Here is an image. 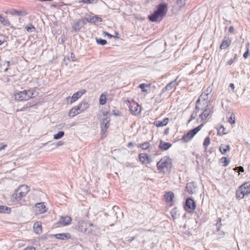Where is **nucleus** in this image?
Instances as JSON below:
<instances>
[{"label":"nucleus","instance_id":"1","mask_svg":"<svg viewBox=\"0 0 250 250\" xmlns=\"http://www.w3.org/2000/svg\"><path fill=\"white\" fill-rule=\"evenodd\" d=\"M211 89L208 87L206 91L203 92L199 97L196 102L195 106L196 110L198 111L204 109V108L208 106L211 98L212 97L210 92Z\"/></svg>","mask_w":250,"mask_h":250},{"label":"nucleus","instance_id":"2","mask_svg":"<svg viewBox=\"0 0 250 250\" xmlns=\"http://www.w3.org/2000/svg\"><path fill=\"white\" fill-rule=\"evenodd\" d=\"M167 10V4L161 3L157 6V9L153 14L149 16V19L152 22L161 21L166 16Z\"/></svg>","mask_w":250,"mask_h":250},{"label":"nucleus","instance_id":"3","mask_svg":"<svg viewBox=\"0 0 250 250\" xmlns=\"http://www.w3.org/2000/svg\"><path fill=\"white\" fill-rule=\"evenodd\" d=\"M172 167V160L167 156L162 157L157 163V167L160 173L166 174L169 172Z\"/></svg>","mask_w":250,"mask_h":250},{"label":"nucleus","instance_id":"4","mask_svg":"<svg viewBox=\"0 0 250 250\" xmlns=\"http://www.w3.org/2000/svg\"><path fill=\"white\" fill-rule=\"evenodd\" d=\"M29 191V187L26 185H22L20 186L16 190L15 193L12 194V198L17 201H20Z\"/></svg>","mask_w":250,"mask_h":250},{"label":"nucleus","instance_id":"5","mask_svg":"<svg viewBox=\"0 0 250 250\" xmlns=\"http://www.w3.org/2000/svg\"><path fill=\"white\" fill-rule=\"evenodd\" d=\"M35 96V92L32 90H23L15 94V98L19 101H27Z\"/></svg>","mask_w":250,"mask_h":250},{"label":"nucleus","instance_id":"6","mask_svg":"<svg viewBox=\"0 0 250 250\" xmlns=\"http://www.w3.org/2000/svg\"><path fill=\"white\" fill-rule=\"evenodd\" d=\"M92 227H94L92 223L83 220L79 221L78 223V229L79 231L85 234L93 233L94 230L90 228Z\"/></svg>","mask_w":250,"mask_h":250},{"label":"nucleus","instance_id":"7","mask_svg":"<svg viewBox=\"0 0 250 250\" xmlns=\"http://www.w3.org/2000/svg\"><path fill=\"white\" fill-rule=\"evenodd\" d=\"M203 125V124H201L198 126L188 131L187 134L182 136L181 140L184 143H187L201 129Z\"/></svg>","mask_w":250,"mask_h":250},{"label":"nucleus","instance_id":"8","mask_svg":"<svg viewBox=\"0 0 250 250\" xmlns=\"http://www.w3.org/2000/svg\"><path fill=\"white\" fill-rule=\"evenodd\" d=\"M104 118L101 121V132L104 133L109 126V119L107 116L108 112L103 113Z\"/></svg>","mask_w":250,"mask_h":250},{"label":"nucleus","instance_id":"9","mask_svg":"<svg viewBox=\"0 0 250 250\" xmlns=\"http://www.w3.org/2000/svg\"><path fill=\"white\" fill-rule=\"evenodd\" d=\"M86 23V21L84 19L78 20L74 21L72 25L73 30L75 32L79 31Z\"/></svg>","mask_w":250,"mask_h":250},{"label":"nucleus","instance_id":"10","mask_svg":"<svg viewBox=\"0 0 250 250\" xmlns=\"http://www.w3.org/2000/svg\"><path fill=\"white\" fill-rule=\"evenodd\" d=\"M86 92L85 90L83 89L74 93L72 97H68L66 98L67 102L72 104L78 100L82 95Z\"/></svg>","mask_w":250,"mask_h":250},{"label":"nucleus","instance_id":"11","mask_svg":"<svg viewBox=\"0 0 250 250\" xmlns=\"http://www.w3.org/2000/svg\"><path fill=\"white\" fill-rule=\"evenodd\" d=\"M196 208L195 203L194 200L190 198L186 200L184 208L186 211L188 212H192Z\"/></svg>","mask_w":250,"mask_h":250},{"label":"nucleus","instance_id":"12","mask_svg":"<svg viewBox=\"0 0 250 250\" xmlns=\"http://www.w3.org/2000/svg\"><path fill=\"white\" fill-rule=\"evenodd\" d=\"M47 209L44 202L39 203L35 205V212L36 214L43 213L47 211Z\"/></svg>","mask_w":250,"mask_h":250},{"label":"nucleus","instance_id":"13","mask_svg":"<svg viewBox=\"0 0 250 250\" xmlns=\"http://www.w3.org/2000/svg\"><path fill=\"white\" fill-rule=\"evenodd\" d=\"M213 107L210 106L208 105V106L204 108V111L200 115V117L201 118L202 120H204L207 119V118L210 115L212 114L213 113L212 110Z\"/></svg>","mask_w":250,"mask_h":250},{"label":"nucleus","instance_id":"14","mask_svg":"<svg viewBox=\"0 0 250 250\" xmlns=\"http://www.w3.org/2000/svg\"><path fill=\"white\" fill-rule=\"evenodd\" d=\"M129 107L131 112L135 115H138L141 112V107L136 103H133L129 106Z\"/></svg>","mask_w":250,"mask_h":250},{"label":"nucleus","instance_id":"15","mask_svg":"<svg viewBox=\"0 0 250 250\" xmlns=\"http://www.w3.org/2000/svg\"><path fill=\"white\" fill-rule=\"evenodd\" d=\"M243 191L245 195H248L250 193V182H246L239 187Z\"/></svg>","mask_w":250,"mask_h":250},{"label":"nucleus","instance_id":"16","mask_svg":"<svg viewBox=\"0 0 250 250\" xmlns=\"http://www.w3.org/2000/svg\"><path fill=\"white\" fill-rule=\"evenodd\" d=\"M186 189L189 194H194L196 192L197 187L194 182H189L187 184Z\"/></svg>","mask_w":250,"mask_h":250},{"label":"nucleus","instance_id":"17","mask_svg":"<svg viewBox=\"0 0 250 250\" xmlns=\"http://www.w3.org/2000/svg\"><path fill=\"white\" fill-rule=\"evenodd\" d=\"M7 14H10L11 15H18V16H25L27 14V13L25 11H18L15 9H12L7 10L5 12Z\"/></svg>","mask_w":250,"mask_h":250},{"label":"nucleus","instance_id":"18","mask_svg":"<svg viewBox=\"0 0 250 250\" xmlns=\"http://www.w3.org/2000/svg\"><path fill=\"white\" fill-rule=\"evenodd\" d=\"M71 218L70 216H61L59 220V223L63 226H66L68 225L71 222Z\"/></svg>","mask_w":250,"mask_h":250},{"label":"nucleus","instance_id":"19","mask_svg":"<svg viewBox=\"0 0 250 250\" xmlns=\"http://www.w3.org/2000/svg\"><path fill=\"white\" fill-rule=\"evenodd\" d=\"M78 107L81 112H83L89 107V104L86 100H83L78 105Z\"/></svg>","mask_w":250,"mask_h":250},{"label":"nucleus","instance_id":"20","mask_svg":"<svg viewBox=\"0 0 250 250\" xmlns=\"http://www.w3.org/2000/svg\"><path fill=\"white\" fill-rule=\"evenodd\" d=\"M169 119L165 118L162 121H156L154 122V125L157 127H162L166 125L168 122Z\"/></svg>","mask_w":250,"mask_h":250},{"label":"nucleus","instance_id":"21","mask_svg":"<svg viewBox=\"0 0 250 250\" xmlns=\"http://www.w3.org/2000/svg\"><path fill=\"white\" fill-rule=\"evenodd\" d=\"M230 150V147L229 145L222 144L219 147V150L222 154H225L229 152Z\"/></svg>","mask_w":250,"mask_h":250},{"label":"nucleus","instance_id":"22","mask_svg":"<svg viewBox=\"0 0 250 250\" xmlns=\"http://www.w3.org/2000/svg\"><path fill=\"white\" fill-rule=\"evenodd\" d=\"M81 113L79 108L77 107V105L72 108L69 112L68 115L69 117H73L76 115Z\"/></svg>","mask_w":250,"mask_h":250},{"label":"nucleus","instance_id":"23","mask_svg":"<svg viewBox=\"0 0 250 250\" xmlns=\"http://www.w3.org/2000/svg\"><path fill=\"white\" fill-rule=\"evenodd\" d=\"M171 145H172L169 143L161 141L159 145V147L163 150H167L171 146Z\"/></svg>","mask_w":250,"mask_h":250},{"label":"nucleus","instance_id":"24","mask_svg":"<svg viewBox=\"0 0 250 250\" xmlns=\"http://www.w3.org/2000/svg\"><path fill=\"white\" fill-rule=\"evenodd\" d=\"M33 229L34 231L37 233L40 234L42 232V223L41 222H37L34 223L33 226Z\"/></svg>","mask_w":250,"mask_h":250},{"label":"nucleus","instance_id":"25","mask_svg":"<svg viewBox=\"0 0 250 250\" xmlns=\"http://www.w3.org/2000/svg\"><path fill=\"white\" fill-rule=\"evenodd\" d=\"M55 237L57 239L61 240L68 239L70 238V234L68 233H59L55 235Z\"/></svg>","mask_w":250,"mask_h":250},{"label":"nucleus","instance_id":"26","mask_svg":"<svg viewBox=\"0 0 250 250\" xmlns=\"http://www.w3.org/2000/svg\"><path fill=\"white\" fill-rule=\"evenodd\" d=\"M165 198L167 202H171L172 201L174 197V194L172 192H167L164 195Z\"/></svg>","mask_w":250,"mask_h":250},{"label":"nucleus","instance_id":"27","mask_svg":"<svg viewBox=\"0 0 250 250\" xmlns=\"http://www.w3.org/2000/svg\"><path fill=\"white\" fill-rule=\"evenodd\" d=\"M176 84V81H173L167 84L162 90L163 92L170 90Z\"/></svg>","mask_w":250,"mask_h":250},{"label":"nucleus","instance_id":"28","mask_svg":"<svg viewBox=\"0 0 250 250\" xmlns=\"http://www.w3.org/2000/svg\"><path fill=\"white\" fill-rule=\"evenodd\" d=\"M139 159L142 164H146V159H148V155L146 153H140L139 154Z\"/></svg>","mask_w":250,"mask_h":250},{"label":"nucleus","instance_id":"29","mask_svg":"<svg viewBox=\"0 0 250 250\" xmlns=\"http://www.w3.org/2000/svg\"><path fill=\"white\" fill-rule=\"evenodd\" d=\"M0 22L5 26H9L10 24L8 20L3 17L1 15H0Z\"/></svg>","mask_w":250,"mask_h":250},{"label":"nucleus","instance_id":"30","mask_svg":"<svg viewBox=\"0 0 250 250\" xmlns=\"http://www.w3.org/2000/svg\"><path fill=\"white\" fill-rule=\"evenodd\" d=\"M97 18V16H89L88 17H86L84 19L87 22L96 24V21L95 19Z\"/></svg>","mask_w":250,"mask_h":250},{"label":"nucleus","instance_id":"31","mask_svg":"<svg viewBox=\"0 0 250 250\" xmlns=\"http://www.w3.org/2000/svg\"><path fill=\"white\" fill-rule=\"evenodd\" d=\"M230 44V41L223 40L220 46L221 49H224L227 48Z\"/></svg>","mask_w":250,"mask_h":250},{"label":"nucleus","instance_id":"32","mask_svg":"<svg viewBox=\"0 0 250 250\" xmlns=\"http://www.w3.org/2000/svg\"><path fill=\"white\" fill-rule=\"evenodd\" d=\"M245 194L244 193H243V191H241L240 188H238L237 189L236 191V197L237 199H243L244 196Z\"/></svg>","mask_w":250,"mask_h":250},{"label":"nucleus","instance_id":"33","mask_svg":"<svg viewBox=\"0 0 250 250\" xmlns=\"http://www.w3.org/2000/svg\"><path fill=\"white\" fill-rule=\"evenodd\" d=\"M106 95H104V93H103L100 96V97L99 99V103L100 104L103 105L106 103Z\"/></svg>","mask_w":250,"mask_h":250},{"label":"nucleus","instance_id":"34","mask_svg":"<svg viewBox=\"0 0 250 250\" xmlns=\"http://www.w3.org/2000/svg\"><path fill=\"white\" fill-rule=\"evenodd\" d=\"M11 211V208L7 207L0 206V212L1 213H9Z\"/></svg>","mask_w":250,"mask_h":250},{"label":"nucleus","instance_id":"35","mask_svg":"<svg viewBox=\"0 0 250 250\" xmlns=\"http://www.w3.org/2000/svg\"><path fill=\"white\" fill-rule=\"evenodd\" d=\"M25 29L28 32H33L35 31V28L32 24H29L25 26Z\"/></svg>","mask_w":250,"mask_h":250},{"label":"nucleus","instance_id":"36","mask_svg":"<svg viewBox=\"0 0 250 250\" xmlns=\"http://www.w3.org/2000/svg\"><path fill=\"white\" fill-rule=\"evenodd\" d=\"M210 143V138L209 137H206L203 143L204 147L206 150L207 149L208 146L209 145Z\"/></svg>","mask_w":250,"mask_h":250},{"label":"nucleus","instance_id":"37","mask_svg":"<svg viewBox=\"0 0 250 250\" xmlns=\"http://www.w3.org/2000/svg\"><path fill=\"white\" fill-rule=\"evenodd\" d=\"M150 144L148 142H146L140 145V147L144 150H146L149 148Z\"/></svg>","mask_w":250,"mask_h":250},{"label":"nucleus","instance_id":"38","mask_svg":"<svg viewBox=\"0 0 250 250\" xmlns=\"http://www.w3.org/2000/svg\"><path fill=\"white\" fill-rule=\"evenodd\" d=\"M64 133L63 131H59L57 134L54 135V139L58 140L61 139L64 136Z\"/></svg>","mask_w":250,"mask_h":250},{"label":"nucleus","instance_id":"39","mask_svg":"<svg viewBox=\"0 0 250 250\" xmlns=\"http://www.w3.org/2000/svg\"><path fill=\"white\" fill-rule=\"evenodd\" d=\"M80 2L83 3H97L98 0H81Z\"/></svg>","mask_w":250,"mask_h":250},{"label":"nucleus","instance_id":"40","mask_svg":"<svg viewBox=\"0 0 250 250\" xmlns=\"http://www.w3.org/2000/svg\"><path fill=\"white\" fill-rule=\"evenodd\" d=\"M96 42L98 44H101L102 45H105L107 42L105 40L102 39H97Z\"/></svg>","mask_w":250,"mask_h":250},{"label":"nucleus","instance_id":"41","mask_svg":"<svg viewBox=\"0 0 250 250\" xmlns=\"http://www.w3.org/2000/svg\"><path fill=\"white\" fill-rule=\"evenodd\" d=\"M221 162L223 163V166L227 167L229 163V161H228L227 158L223 157L221 159Z\"/></svg>","mask_w":250,"mask_h":250},{"label":"nucleus","instance_id":"42","mask_svg":"<svg viewBox=\"0 0 250 250\" xmlns=\"http://www.w3.org/2000/svg\"><path fill=\"white\" fill-rule=\"evenodd\" d=\"M228 122L231 124H234L235 123V116L233 114H231L230 117L229 119Z\"/></svg>","mask_w":250,"mask_h":250},{"label":"nucleus","instance_id":"43","mask_svg":"<svg viewBox=\"0 0 250 250\" xmlns=\"http://www.w3.org/2000/svg\"><path fill=\"white\" fill-rule=\"evenodd\" d=\"M149 86L147 84H146L145 83H142V84H141L139 86L140 88L142 89V90L143 91V92H146L147 91V89H146V87H148Z\"/></svg>","mask_w":250,"mask_h":250},{"label":"nucleus","instance_id":"44","mask_svg":"<svg viewBox=\"0 0 250 250\" xmlns=\"http://www.w3.org/2000/svg\"><path fill=\"white\" fill-rule=\"evenodd\" d=\"M225 127L223 126V125H221L219 129H218V132L219 134H226L227 133L225 131Z\"/></svg>","mask_w":250,"mask_h":250},{"label":"nucleus","instance_id":"45","mask_svg":"<svg viewBox=\"0 0 250 250\" xmlns=\"http://www.w3.org/2000/svg\"><path fill=\"white\" fill-rule=\"evenodd\" d=\"M250 53L249 52V49L248 47H247V51L243 54V57L245 59H247L249 55H250Z\"/></svg>","mask_w":250,"mask_h":250},{"label":"nucleus","instance_id":"46","mask_svg":"<svg viewBox=\"0 0 250 250\" xmlns=\"http://www.w3.org/2000/svg\"><path fill=\"white\" fill-rule=\"evenodd\" d=\"M196 114H197V112H196L195 113H193L192 114V115L190 116V119L188 121V123H190V122L191 121H192V120H193V119H194L195 118V117L196 116Z\"/></svg>","mask_w":250,"mask_h":250},{"label":"nucleus","instance_id":"47","mask_svg":"<svg viewBox=\"0 0 250 250\" xmlns=\"http://www.w3.org/2000/svg\"><path fill=\"white\" fill-rule=\"evenodd\" d=\"M70 58L73 62H75L76 60L75 55L74 53H71L70 54Z\"/></svg>","mask_w":250,"mask_h":250},{"label":"nucleus","instance_id":"48","mask_svg":"<svg viewBox=\"0 0 250 250\" xmlns=\"http://www.w3.org/2000/svg\"><path fill=\"white\" fill-rule=\"evenodd\" d=\"M4 38L3 36L0 35V45H1L2 43H3L4 42Z\"/></svg>","mask_w":250,"mask_h":250},{"label":"nucleus","instance_id":"49","mask_svg":"<svg viewBox=\"0 0 250 250\" xmlns=\"http://www.w3.org/2000/svg\"><path fill=\"white\" fill-rule=\"evenodd\" d=\"M146 161H147V162H146V164H150L152 162L151 158L150 156H148V159H146Z\"/></svg>","mask_w":250,"mask_h":250},{"label":"nucleus","instance_id":"50","mask_svg":"<svg viewBox=\"0 0 250 250\" xmlns=\"http://www.w3.org/2000/svg\"><path fill=\"white\" fill-rule=\"evenodd\" d=\"M104 34L105 36H107L109 38H111L113 37L112 35H111V34L106 32H104Z\"/></svg>","mask_w":250,"mask_h":250},{"label":"nucleus","instance_id":"51","mask_svg":"<svg viewBox=\"0 0 250 250\" xmlns=\"http://www.w3.org/2000/svg\"><path fill=\"white\" fill-rule=\"evenodd\" d=\"M70 61V58L67 57H65L64 58V62H65L66 64H67L68 62Z\"/></svg>","mask_w":250,"mask_h":250},{"label":"nucleus","instance_id":"52","mask_svg":"<svg viewBox=\"0 0 250 250\" xmlns=\"http://www.w3.org/2000/svg\"><path fill=\"white\" fill-rule=\"evenodd\" d=\"M24 250H35V248L33 247L30 246L26 248Z\"/></svg>","mask_w":250,"mask_h":250},{"label":"nucleus","instance_id":"53","mask_svg":"<svg viewBox=\"0 0 250 250\" xmlns=\"http://www.w3.org/2000/svg\"><path fill=\"white\" fill-rule=\"evenodd\" d=\"M119 112H119V111H118L117 112H116V110H113V111H112V114H114V115H116V116H118V115H120V114H119Z\"/></svg>","mask_w":250,"mask_h":250},{"label":"nucleus","instance_id":"54","mask_svg":"<svg viewBox=\"0 0 250 250\" xmlns=\"http://www.w3.org/2000/svg\"><path fill=\"white\" fill-rule=\"evenodd\" d=\"M95 20L96 21V23H98V22H101L102 21V18H101L100 17H97V18L95 19Z\"/></svg>","mask_w":250,"mask_h":250},{"label":"nucleus","instance_id":"55","mask_svg":"<svg viewBox=\"0 0 250 250\" xmlns=\"http://www.w3.org/2000/svg\"><path fill=\"white\" fill-rule=\"evenodd\" d=\"M229 31L230 32H233V31H234V28H233V27H232V26H230V27H229Z\"/></svg>","mask_w":250,"mask_h":250},{"label":"nucleus","instance_id":"56","mask_svg":"<svg viewBox=\"0 0 250 250\" xmlns=\"http://www.w3.org/2000/svg\"><path fill=\"white\" fill-rule=\"evenodd\" d=\"M233 59H230L228 62V64L230 65V64H231L233 63Z\"/></svg>","mask_w":250,"mask_h":250},{"label":"nucleus","instance_id":"57","mask_svg":"<svg viewBox=\"0 0 250 250\" xmlns=\"http://www.w3.org/2000/svg\"><path fill=\"white\" fill-rule=\"evenodd\" d=\"M229 86L231 88L232 90H233L235 88L234 85L233 83H230L229 84Z\"/></svg>","mask_w":250,"mask_h":250},{"label":"nucleus","instance_id":"58","mask_svg":"<svg viewBox=\"0 0 250 250\" xmlns=\"http://www.w3.org/2000/svg\"><path fill=\"white\" fill-rule=\"evenodd\" d=\"M127 146L129 147L130 146H134V144L132 142H130L128 144Z\"/></svg>","mask_w":250,"mask_h":250},{"label":"nucleus","instance_id":"59","mask_svg":"<svg viewBox=\"0 0 250 250\" xmlns=\"http://www.w3.org/2000/svg\"><path fill=\"white\" fill-rule=\"evenodd\" d=\"M238 168L240 171L244 172V168L242 167H239Z\"/></svg>","mask_w":250,"mask_h":250},{"label":"nucleus","instance_id":"60","mask_svg":"<svg viewBox=\"0 0 250 250\" xmlns=\"http://www.w3.org/2000/svg\"><path fill=\"white\" fill-rule=\"evenodd\" d=\"M63 144V143L62 142H59L57 145V146H62Z\"/></svg>","mask_w":250,"mask_h":250},{"label":"nucleus","instance_id":"61","mask_svg":"<svg viewBox=\"0 0 250 250\" xmlns=\"http://www.w3.org/2000/svg\"><path fill=\"white\" fill-rule=\"evenodd\" d=\"M5 147H6V146H3L0 147V151L2 149H4Z\"/></svg>","mask_w":250,"mask_h":250},{"label":"nucleus","instance_id":"62","mask_svg":"<svg viewBox=\"0 0 250 250\" xmlns=\"http://www.w3.org/2000/svg\"><path fill=\"white\" fill-rule=\"evenodd\" d=\"M6 63L7 64V66L8 67L9 65H10V62L9 61H7L6 62Z\"/></svg>","mask_w":250,"mask_h":250},{"label":"nucleus","instance_id":"63","mask_svg":"<svg viewBox=\"0 0 250 250\" xmlns=\"http://www.w3.org/2000/svg\"><path fill=\"white\" fill-rule=\"evenodd\" d=\"M8 68L7 67L5 69L4 72H7L8 71Z\"/></svg>","mask_w":250,"mask_h":250},{"label":"nucleus","instance_id":"64","mask_svg":"<svg viewBox=\"0 0 250 250\" xmlns=\"http://www.w3.org/2000/svg\"><path fill=\"white\" fill-rule=\"evenodd\" d=\"M133 240H134V238L130 239V240H129L130 242H131Z\"/></svg>","mask_w":250,"mask_h":250}]
</instances>
